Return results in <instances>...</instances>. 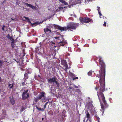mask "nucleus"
Returning <instances> with one entry per match:
<instances>
[{
  "mask_svg": "<svg viewBox=\"0 0 122 122\" xmlns=\"http://www.w3.org/2000/svg\"><path fill=\"white\" fill-rule=\"evenodd\" d=\"M99 61L100 66V70L99 71V76H98L99 79V82L100 85V88L98 91L97 96L98 99L100 101H101L100 97L102 99L104 104H101L102 109L104 110L105 108H107L108 105L107 103L105 100V97L103 92L105 90V66L104 61L102 58L99 56Z\"/></svg>",
  "mask_w": 122,
  "mask_h": 122,
  "instance_id": "f257e3e1",
  "label": "nucleus"
},
{
  "mask_svg": "<svg viewBox=\"0 0 122 122\" xmlns=\"http://www.w3.org/2000/svg\"><path fill=\"white\" fill-rule=\"evenodd\" d=\"M79 24L78 23L71 22L69 23L67 26L62 27L58 25H54V27L55 29H58L62 32V31H72L73 30H75L76 28L78 27Z\"/></svg>",
  "mask_w": 122,
  "mask_h": 122,
  "instance_id": "f03ea898",
  "label": "nucleus"
},
{
  "mask_svg": "<svg viewBox=\"0 0 122 122\" xmlns=\"http://www.w3.org/2000/svg\"><path fill=\"white\" fill-rule=\"evenodd\" d=\"M79 19L80 22L82 23H88L89 22H93L92 20L87 17L81 18H79Z\"/></svg>",
  "mask_w": 122,
  "mask_h": 122,
  "instance_id": "7ed1b4c3",
  "label": "nucleus"
},
{
  "mask_svg": "<svg viewBox=\"0 0 122 122\" xmlns=\"http://www.w3.org/2000/svg\"><path fill=\"white\" fill-rule=\"evenodd\" d=\"M46 95L45 93L44 92H42L38 95L36 98H35L34 99V101L37 103L38 100L41 99L43 97H44Z\"/></svg>",
  "mask_w": 122,
  "mask_h": 122,
  "instance_id": "20e7f679",
  "label": "nucleus"
},
{
  "mask_svg": "<svg viewBox=\"0 0 122 122\" xmlns=\"http://www.w3.org/2000/svg\"><path fill=\"white\" fill-rule=\"evenodd\" d=\"M28 91L29 90L28 89L24 90V92L22 94V100H25L29 98V92H28Z\"/></svg>",
  "mask_w": 122,
  "mask_h": 122,
  "instance_id": "39448f33",
  "label": "nucleus"
},
{
  "mask_svg": "<svg viewBox=\"0 0 122 122\" xmlns=\"http://www.w3.org/2000/svg\"><path fill=\"white\" fill-rule=\"evenodd\" d=\"M61 64L64 66L65 68L66 71L67 69H69V68L66 61L65 60L62 59L61 60Z\"/></svg>",
  "mask_w": 122,
  "mask_h": 122,
  "instance_id": "423d86ee",
  "label": "nucleus"
},
{
  "mask_svg": "<svg viewBox=\"0 0 122 122\" xmlns=\"http://www.w3.org/2000/svg\"><path fill=\"white\" fill-rule=\"evenodd\" d=\"M31 72H30L28 70H27L25 71L24 74V77L23 80L25 81L29 77L28 75L29 74H30Z\"/></svg>",
  "mask_w": 122,
  "mask_h": 122,
  "instance_id": "0eeeda50",
  "label": "nucleus"
},
{
  "mask_svg": "<svg viewBox=\"0 0 122 122\" xmlns=\"http://www.w3.org/2000/svg\"><path fill=\"white\" fill-rule=\"evenodd\" d=\"M57 42L59 46H63L66 43V41L63 40L62 41L60 40V41H58Z\"/></svg>",
  "mask_w": 122,
  "mask_h": 122,
  "instance_id": "6e6552de",
  "label": "nucleus"
},
{
  "mask_svg": "<svg viewBox=\"0 0 122 122\" xmlns=\"http://www.w3.org/2000/svg\"><path fill=\"white\" fill-rule=\"evenodd\" d=\"M45 33L47 35H49L51 33V30L48 28L46 27L44 29Z\"/></svg>",
  "mask_w": 122,
  "mask_h": 122,
  "instance_id": "1a4fd4ad",
  "label": "nucleus"
},
{
  "mask_svg": "<svg viewBox=\"0 0 122 122\" xmlns=\"http://www.w3.org/2000/svg\"><path fill=\"white\" fill-rule=\"evenodd\" d=\"M55 79H56V77H53L52 78H51L48 79V82L50 83H54V81L55 80Z\"/></svg>",
  "mask_w": 122,
  "mask_h": 122,
  "instance_id": "9d476101",
  "label": "nucleus"
},
{
  "mask_svg": "<svg viewBox=\"0 0 122 122\" xmlns=\"http://www.w3.org/2000/svg\"><path fill=\"white\" fill-rule=\"evenodd\" d=\"M91 114L92 115H94L95 116L97 117V120L98 121H99L100 120V119L99 117H97V112L95 111V110H94V111L91 112Z\"/></svg>",
  "mask_w": 122,
  "mask_h": 122,
  "instance_id": "9b49d317",
  "label": "nucleus"
},
{
  "mask_svg": "<svg viewBox=\"0 0 122 122\" xmlns=\"http://www.w3.org/2000/svg\"><path fill=\"white\" fill-rule=\"evenodd\" d=\"M25 4L27 6L30 7L33 9H36V7L31 4H29L26 3H25Z\"/></svg>",
  "mask_w": 122,
  "mask_h": 122,
  "instance_id": "f8f14e48",
  "label": "nucleus"
},
{
  "mask_svg": "<svg viewBox=\"0 0 122 122\" xmlns=\"http://www.w3.org/2000/svg\"><path fill=\"white\" fill-rule=\"evenodd\" d=\"M10 101L12 104L14 105L15 103V100L13 96H11L10 97Z\"/></svg>",
  "mask_w": 122,
  "mask_h": 122,
  "instance_id": "ddd939ff",
  "label": "nucleus"
},
{
  "mask_svg": "<svg viewBox=\"0 0 122 122\" xmlns=\"http://www.w3.org/2000/svg\"><path fill=\"white\" fill-rule=\"evenodd\" d=\"M14 42L15 40L14 39H13V40H12V41L11 42V45L13 48H14L15 46V44L14 43Z\"/></svg>",
  "mask_w": 122,
  "mask_h": 122,
  "instance_id": "4468645a",
  "label": "nucleus"
},
{
  "mask_svg": "<svg viewBox=\"0 0 122 122\" xmlns=\"http://www.w3.org/2000/svg\"><path fill=\"white\" fill-rule=\"evenodd\" d=\"M58 35H59V36H58L56 37H54V38L56 40H59V38L60 37L62 38L63 36L61 35L60 34H58Z\"/></svg>",
  "mask_w": 122,
  "mask_h": 122,
  "instance_id": "2eb2a0df",
  "label": "nucleus"
},
{
  "mask_svg": "<svg viewBox=\"0 0 122 122\" xmlns=\"http://www.w3.org/2000/svg\"><path fill=\"white\" fill-rule=\"evenodd\" d=\"M86 117L88 119H89V118L90 117V115L89 114V113L88 112V111L86 112Z\"/></svg>",
  "mask_w": 122,
  "mask_h": 122,
  "instance_id": "dca6fc26",
  "label": "nucleus"
},
{
  "mask_svg": "<svg viewBox=\"0 0 122 122\" xmlns=\"http://www.w3.org/2000/svg\"><path fill=\"white\" fill-rule=\"evenodd\" d=\"M43 23V21H42V22H36L35 23H34L33 24H32V25H33V26L34 25V26H35L36 25H38V24L40 23Z\"/></svg>",
  "mask_w": 122,
  "mask_h": 122,
  "instance_id": "f3484780",
  "label": "nucleus"
},
{
  "mask_svg": "<svg viewBox=\"0 0 122 122\" xmlns=\"http://www.w3.org/2000/svg\"><path fill=\"white\" fill-rule=\"evenodd\" d=\"M69 75L72 78L75 77L76 76V75L75 74H74L73 73L71 72H69Z\"/></svg>",
  "mask_w": 122,
  "mask_h": 122,
  "instance_id": "a211bd4d",
  "label": "nucleus"
},
{
  "mask_svg": "<svg viewBox=\"0 0 122 122\" xmlns=\"http://www.w3.org/2000/svg\"><path fill=\"white\" fill-rule=\"evenodd\" d=\"M7 38H8V39H10V40H11V41H12V40H13V39H14L11 36H10L9 35V34H8L7 35Z\"/></svg>",
  "mask_w": 122,
  "mask_h": 122,
  "instance_id": "6ab92c4d",
  "label": "nucleus"
},
{
  "mask_svg": "<svg viewBox=\"0 0 122 122\" xmlns=\"http://www.w3.org/2000/svg\"><path fill=\"white\" fill-rule=\"evenodd\" d=\"M13 84H12L9 83L8 84V87L10 89L12 88L13 87Z\"/></svg>",
  "mask_w": 122,
  "mask_h": 122,
  "instance_id": "aec40b11",
  "label": "nucleus"
},
{
  "mask_svg": "<svg viewBox=\"0 0 122 122\" xmlns=\"http://www.w3.org/2000/svg\"><path fill=\"white\" fill-rule=\"evenodd\" d=\"M24 18H25V19H26V21H27L28 22H29L30 23H31V22L30 21V19L28 17H24Z\"/></svg>",
  "mask_w": 122,
  "mask_h": 122,
  "instance_id": "412c9836",
  "label": "nucleus"
},
{
  "mask_svg": "<svg viewBox=\"0 0 122 122\" xmlns=\"http://www.w3.org/2000/svg\"><path fill=\"white\" fill-rule=\"evenodd\" d=\"M63 7H59L57 9V11H60L62 10H63Z\"/></svg>",
  "mask_w": 122,
  "mask_h": 122,
  "instance_id": "4be33fe9",
  "label": "nucleus"
},
{
  "mask_svg": "<svg viewBox=\"0 0 122 122\" xmlns=\"http://www.w3.org/2000/svg\"><path fill=\"white\" fill-rule=\"evenodd\" d=\"M63 7H59L57 9V11H60L62 10H63Z\"/></svg>",
  "mask_w": 122,
  "mask_h": 122,
  "instance_id": "5701e85b",
  "label": "nucleus"
},
{
  "mask_svg": "<svg viewBox=\"0 0 122 122\" xmlns=\"http://www.w3.org/2000/svg\"><path fill=\"white\" fill-rule=\"evenodd\" d=\"M48 113L50 115H51L53 114V111L51 110Z\"/></svg>",
  "mask_w": 122,
  "mask_h": 122,
  "instance_id": "b1692460",
  "label": "nucleus"
},
{
  "mask_svg": "<svg viewBox=\"0 0 122 122\" xmlns=\"http://www.w3.org/2000/svg\"><path fill=\"white\" fill-rule=\"evenodd\" d=\"M75 92H78L79 94H81V93L80 90L79 89H76L75 90Z\"/></svg>",
  "mask_w": 122,
  "mask_h": 122,
  "instance_id": "393cba45",
  "label": "nucleus"
},
{
  "mask_svg": "<svg viewBox=\"0 0 122 122\" xmlns=\"http://www.w3.org/2000/svg\"><path fill=\"white\" fill-rule=\"evenodd\" d=\"M4 62L3 60H0V67H1L2 66V63Z\"/></svg>",
  "mask_w": 122,
  "mask_h": 122,
  "instance_id": "a878e982",
  "label": "nucleus"
},
{
  "mask_svg": "<svg viewBox=\"0 0 122 122\" xmlns=\"http://www.w3.org/2000/svg\"><path fill=\"white\" fill-rule=\"evenodd\" d=\"M27 83L26 82V81H25L24 82H22V85L23 86H24L25 85H26V84H27Z\"/></svg>",
  "mask_w": 122,
  "mask_h": 122,
  "instance_id": "bb28decb",
  "label": "nucleus"
},
{
  "mask_svg": "<svg viewBox=\"0 0 122 122\" xmlns=\"http://www.w3.org/2000/svg\"><path fill=\"white\" fill-rule=\"evenodd\" d=\"M39 50V47L37 46L35 48V52H36L37 51H38Z\"/></svg>",
  "mask_w": 122,
  "mask_h": 122,
  "instance_id": "cd10ccee",
  "label": "nucleus"
},
{
  "mask_svg": "<svg viewBox=\"0 0 122 122\" xmlns=\"http://www.w3.org/2000/svg\"><path fill=\"white\" fill-rule=\"evenodd\" d=\"M87 74L88 76H91L92 74V71H89L88 73Z\"/></svg>",
  "mask_w": 122,
  "mask_h": 122,
  "instance_id": "c85d7f7f",
  "label": "nucleus"
},
{
  "mask_svg": "<svg viewBox=\"0 0 122 122\" xmlns=\"http://www.w3.org/2000/svg\"><path fill=\"white\" fill-rule=\"evenodd\" d=\"M37 109L39 111H43L45 109H44V108H37Z\"/></svg>",
  "mask_w": 122,
  "mask_h": 122,
  "instance_id": "c756f323",
  "label": "nucleus"
},
{
  "mask_svg": "<svg viewBox=\"0 0 122 122\" xmlns=\"http://www.w3.org/2000/svg\"><path fill=\"white\" fill-rule=\"evenodd\" d=\"M48 103V102H47L45 104L44 106V109H45L46 107V106Z\"/></svg>",
  "mask_w": 122,
  "mask_h": 122,
  "instance_id": "7c9ffc66",
  "label": "nucleus"
},
{
  "mask_svg": "<svg viewBox=\"0 0 122 122\" xmlns=\"http://www.w3.org/2000/svg\"><path fill=\"white\" fill-rule=\"evenodd\" d=\"M99 88V86L98 85V86L97 85L96 86V87H95V90H97Z\"/></svg>",
  "mask_w": 122,
  "mask_h": 122,
  "instance_id": "2f4dec72",
  "label": "nucleus"
},
{
  "mask_svg": "<svg viewBox=\"0 0 122 122\" xmlns=\"http://www.w3.org/2000/svg\"><path fill=\"white\" fill-rule=\"evenodd\" d=\"M62 3H63L64 5H68L67 3L64 0Z\"/></svg>",
  "mask_w": 122,
  "mask_h": 122,
  "instance_id": "473e14b6",
  "label": "nucleus"
},
{
  "mask_svg": "<svg viewBox=\"0 0 122 122\" xmlns=\"http://www.w3.org/2000/svg\"><path fill=\"white\" fill-rule=\"evenodd\" d=\"M55 79V80L54 81V83H55L56 84L58 83L57 81L56 80V79Z\"/></svg>",
  "mask_w": 122,
  "mask_h": 122,
  "instance_id": "72a5a7b5",
  "label": "nucleus"
},
{
  "mask_svg": "<svg viewBox=\"0 0 122 122\" xmlns=\"http://www.w3.org/2000/svg\"><path fill=\"white\" fill-rule=\"evenodd\" d=\"M78 79V77H74L73 78H72V80H75Z\"/></svg>",
  "mask_w": 122,
  "mask_h": 122,
  "instance_id": "f704fd0d",
  "label": "nucleus"
},
{
  "mask_svg": "<svg viewBox=\"0 0 122 122\" xmlns=\"http://www.w3.org/2000/svg\"><path fill=\"white\" fill-rule=\"evenodd\" d=\"M5 27V25H3L2 27V30H5L4 29V28Z\"/></svg>",
  "mask_w": 122,
  "mask_h": 122,
  "instance_id": "c9c22d12",
  "label": "nucleus"
},
{
  "mask_svg": "<svg viewBox=\"0 0 122 122\" xmlns=\"http://www.w3.org/2000/svg\"><path fill=\"white\" fill-rule=\"evenodd\" d=\"M106 26V22H104L103 24V26Z\"/></svg>",
  "mask_w": 122,
  "mask_h": 122,
  "instance_id": "e433bc0d",
  "label": "nucleus"
},
{
  "mask_svg": "<svg viewBox=\"0 0 122 122\" xmlns=\"http://www.w3.org/2000/svg\"><path fill=\"white\" fill-rule=\"evenodd\" d=\"M97 10H98V11H99V10L100 9V7H99L97 6Z\"/></svg>",
  "mask_w": 122,
  "mask_h": 122,
  "instance_id": "4c0bfd02",
  "label": "nucleus"
},
{
  "mask_svg": "<svg viewBox=\"0 0 122 122\" xmlns=\"http://www.w3.org/2000/svg\"><path fill=\"white\" fill-rule=\"evenodd\" d=\"M56 85L57 87L59 88L60 86V85L59 83H58Z\"/></svg>",
  "mask_w": 122,
  "mask_h": 122,
  "instance_id": "58836bf2",
  "label": "nucleus"
},
{
  "mask_svg": "<svg viewBox=\"0 0 122 122\" xmlns=\"http://www.w3.org/2000/svg\"><path fill=\"white\" fill-rule=\"evenodd\" d=\"M15 61L17 62L18 63H19V64L20 65V66L21 65L20 64V63L19 62V61H16V60H15Z\"/></svg>",
  "mask_w": 122,
  "mask_h": 122,
  "instance_id": "ea45409f",
  "label": "nucleus"
},
{
  "mask_svg": "<svg viewBox=\"0 0 122 122\" xmlns=\"http://www.w3.org/2000/svg\"><path fill=\"white\" fill-rule=\"evenodd\" d=\"M98 13L100 16H101V15H102V14L101 13L100 11H98Z\"/></svg>",
  "mask_w": 122,
  "mask_h": 122,
  "instance_id": "a19ab883",
  "label": "nucleus"
},
{
  "mask_svg": "<svg viewBox=\"0 0 122 122\" xmlns=\"http://www.w3.org/2000/svg\"><path fill=\"white\" fill-rule=\"evenodd\" d=\"M60 2L62 3L64 1V0H59Z\"/></svg>",
  "mask_w": 122,
  "mask_h": 122,
  "instance_id": "79ce46f5",
  "label": "nucleus"
},
{
  "mask_svg": "<svg viewBox=\"0 0 122 122\" xmlns=\"http://www.w3.org/2000/svg\"><path fill=\"white\" fill-rule=\"evenodd\" d=\"M74 86L76 88H78V87H77L76 86L74 85Z\"/></svg>",
  "mask_w": 122,
  "mask_h": 122,
  "instance_id": "37998d69",
  "label": "nucleus"
},
{
  "mask_svg": "<svg viewBox=\"0 0 122 122\" xmlns=\"http://www.w3.org/2000/svg\"><path fill=\"white\" fill-rule=\"evenodd\" d=\"M72 87L71 86L69 87V89H72Z\"/></svg>",
  "mask_w": 122,
  "mask_h": 122,
  "instance_id": "c03bdc74",
  "label": "nucleus"
},
{
  "mask_svg": "<svg viewBox=\"0 0 122 122\" xmlns=\"http://www.w3.org/2000/svg\"><path fill=\"white\" fill-rule=\"evenodd\" d=\"M23 111V109H22V108L21 109V110H20V112H22Z\"/></svg>",
  "mask_w": 122,
  "mask_h": 122,
  "instance_id": "a18cd8bd",
  "label": "nucleus"
},
{
  "mask_svg": "<svg viewBox=\"0 0 122 122\" xmlns=\"http://www.w3.org/2000/svg\"><path fill=\"white\" fill-rule=\"evenodd\" d=\"M66 115H65L64 116V117H66Z\"/></svg>",
  "mask_w": 122,
  "mask_h": 122,
  "instance_id": "49530a36",
  "label": "nucleus"
},
{
  "mask_svg": "<svg viewBox=\"0 0 122 122\" xmlns=\"http://www.w3.org/2000/svg\"><path fill=\"white\" fill-rule=\"evenodd\" d=\"M44 119V118H42V121H43V120Z\"/></svg>",
  "mask_w": 122,
  "mask_h": 122,
  "instance_id": "de8ad7c7",
  "label": "nucleus"
},
{
  "mask_svg": "<svg viewBox=\"0 0 122 122\" xmlns=\"http://www.w3.org/2000/svg\"><path fill=\"white\" fill-rule=\"evenodd\" d=\"M98 75H97V76H96V77H97V76H98Z\"/></svg>",
  "mask_w": 122,
  "mask_h": 122,
  "instance_id": "09e8293b",
  "label": "nucleus"
},
{
  "mask_svg": "<svg viewBox=\"0 0 122 122\" xmlns=\"http://www.w3.org/2000/svg\"><path fill=\"white\" fill-rule=\"evenodd\" d=\"M98 122H100L99 121H98Z\"/></svg>",
  "mask_w": 122,
  "mask_h": 122,
  "instance_id": "8fccbe9b",
  "label": "nucleus"
},
{
  "mask_svg": "<svg viewBox=\"0 0 122 122\" xmlns=\"http://www.w3.org/2000/svg\"><path fill=\"white\" fill-rule=\"evenodd\" d=\"M71 67H69V68H70Z\"/></svg>",
  "mask_w": 122,
  "mask_h": 122,
  "instance_id": "3c124183",
  "label": "nucleus"
},
{
  "mask_svg": "<svg viewBox=\"0 0 122 122\" xmlns=\"http://www.w3.org/2000/svg\"><path fill=\"white\" fill-rule=\"evenodd\" d=\"M26 0L27 1L28 0Z\"/></svg>",
  "mask_w": 122,
  "mask_h": 122,
  "instance_id": "603ef678",
  "label": "nucleus"
}]
</instances>
